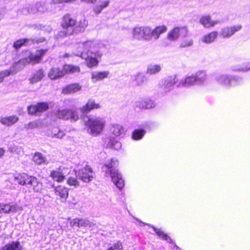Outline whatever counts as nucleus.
Instances as JSON below:
<instances>
[{"instance_id":"obj_1","label":"nucleus","mask_w":250,"mask_h":250,"mask_svg":"<svg viewBox=\"0 0 250 250\" xmlns=\"http://www.w3.org/2000/svg\"><path fill=\"white\" fill-rule=\"evenodd\" d=\"M118 167V162L113 159L110 161L104 164L102 167V171L105 173V176H110L112 182L119 189H122L124 186V181L122 175L116 169Z\"/></svg>"},{"instance_id":"obj_2","label":"nucleus","mask_w":250,"mask_h":250,"mask_svg":"<svg viewBox=\"0 0 250 250\" xmlns=\"http://www.w3.org/2000/svg\"><path fill=\"white\" fill-rule=\"evenodd\" d=\"M76 21L69 15H66L63 17L62 26L63 31L59 32V35L61 37L69 36L73 34H77L84 30V27L80 25H76Z\"/></svg>"},{"instance_id":"obj_3","label":"nucleus","mask_w":250,"mask_h":250,"mask_svg":"<svg viewBox=\"0 0 250 250\" xmlns=\"http://www.w3.org/2000/svg\"><path fill=\"white\" fill-rule=\"evenodd\" d=\"M105 122L99 117L89 118L86 122L85 125L88 127V132L93 136H97L103 131Z\"/></svg>"},{"instance_id":"obj_4","label":"nucleus","mask_w":250,"mask_h":250,"mask_svg":"<svg viewBox=\"0 0 250 250\" xmlns=\"http://www.w3.org/2000/svg\"><path fill=\"white\" fill-rule=\"evenodd\" d=\"M47 49H41L37 51L36 54H31L28 58L20 60L13 64V67L17 69V70L21 69V66L22 67L26 63H32L33 64L38 63L40 62L42 57L47 52Z\"/></svg>"},{"instance_id":"obj_5","label":"nucleus","mask_w":250,"mask_h":250,"mask_svg":"<svg viewBox=\"0 0 250 250\" xmlns=\"http://www.w3.org/2000/svg\"><path fill=\"white\" fill-rule=\"evenodd\" d=\"M132 37L134 40L140 41H150L151 28L149 26H142L135 27L132 31Z\"/></svg>"},{"instance_id":"obj_6","label":"nucleus","mask_w":250,"mask_h":250,"mask_svg":"<svg viewBox=\"0 0 250 250\" xmlns=\"http://www.w3.org/2000/svg\"><path fill=\"white\" fill-rule=\"evenodd\" d=\"M56 117L64 120L71 119L76 121L79 119V115L76 111L71 109H58L55 113Z\"/></svg>"},{"instance_id":"obj_7","label":"nucleus","mask_w":250,"mask_h":250,"mask_svg":"<svg viewBox=\"0 0 250 250\" xmlns=\"http://www.w3.org/2000/svg\"><path fill=\"white\" fill-rule=\"evenodd\" d=\"M76 176L77 178L83 182L88 183L92 180L94 172L92 168L90 166L86 165L84 167L78 170L76 172Z\"/></svg>"},{"instance_id":"obj_8","label":"nucleus","mask_w":250,"mask_h":250,"mask_svg":"<svg viewBox=\"0 0 250 250\" xmlns=\"http://www.w3.org/2000/svg\"><path fill=\"white\" fill-rule=\"evenodd\" d=\"M188 33V29L187 27H176L168 33L167 38L170 41H174L177 40L180 35L187 36Z\"/></svg>"},{"instance_id":"obj_9","label":"nucleus","mask_w":250,"mask_h":250,"mask_svg":"<svg viewBox=\"0 0 250 250\" xmlns=\"http://www.w3.org/2000/svg\"><path fill=\"white\" fill-rule=\"evenodd\" d=\"M83 46L85 49V50H84L81 53L80 56L83 59L85 60L86 64L89 67H92L96 65L98 62L97 59L91 55V54H92L91 52H89L88 50H87L89 46V43L86 42L83 44Z\"/></svg>"},{"instance_id":"obj_10","label":"nucleus","mask_w":250,"mask_h":250,"mask_svg":"<svg viewBox=\"0 0 250 250\" xmlns=\"http://www.w3.org/2000/svg\"><path fill=\"white\" fill-rule=\"evenodd\" d=\"M48 8L44 2H38L30 5L28 7V12L31 14H42L47 12Z\"/></svg>"},{"instance_id":"obj_11","label":"nucleus","mask_w":250,"mask_h":250,"mask_svg":"<svg viewBox=\"0 0 250 250\" xmlns=\"http://www.w3.org/2000/svg\"><path fill=\"white\" fill-rule=\"evenodd\" d=\"M65 75L63 69L61 70L58 67L51 68L48 73V77L51 80H55L62 77Z\"/></svg>"},{"instance_id":"obj_12","label":"nucleus","mask_w":250,"mask_h":250,"mask_svg":"<svg viewBox=\"0 0 250 250\" xmlns=\"http://www.w3.org/2000/svg\"><path fill=\"white\" fill-rule=\"evenodd\" d=\"M82 86L79 83H72L63 87L62 92L64 94H70L80 90Z\"/></svg>"},{"instance_id":"obj_13","label":"nucleus","mask_w":250,"mask_h":250,"mask_svg":"<svg viewBox=\"0 0 250 250\" xmlns=\"http://www.w3.org/2000/svg\"><path fill=\"white\" fill-rule=\"evenodd\" d=\"M44 71L42 69L36 70L29 78V80L31 84H34L41 81L44 77Z\"/></svg>"},{"instance_id":"obj_14","label":"nucleus","mask_w":250,"mask_h":250,"mask_svg":"<svg viewBox=\"0 0 250 250\" xmlns=\"http://www.w3.org/2000/svg\"><path fill=\"white\" fill-rule=\"evenodd\" d=\"M241 25L235 26L231 27H225L221 32L224 38H228L232 35L235 32L239 31L241 28Z\"/></svg>"},{"instance_id":"obj_15","label":"nucleus","mask_w":250,"mask_h":250,"mask_svg":"<svg viewBox=\"0 0 250 250\" xmlns=\"http://www.w3.org/2000/svg\"><path fill=\"white\" fill-rule=\"evenodd\" d=\"M167 30V27L165 25L157 26L153 30L151 29V33H150V40L153 37L155 40L158 39L160 34L166 32Z\"/></svg>"},{"instance_id":"obj_16","label":"nucleus","mask_w":250,"mask_h":250,"mask_svg":"<svg viewBox=\"0 0 250 250\" xmlns=\"http://www.w3.org/2000/svg\"><path fill=\"white\" fill-rule=\"evenodd\" d=\"M199 21L205 28H209L213 26L215 24L218 23L217 21H212L211 17L209 16H202L200 18Z\"/></svg>"},{"instance_id":"obj_17","label":"nucleus","mask_w":250,"mask_h":250,"mask_svg":"<svg viewBox=\"0 0 250 250\" xmlns=\"http://www.w3.org/2000/svg\"><path fill=\"white\" fill-rule=\"evenodd\" d=\"M110 132L116 136H119L125 132L123 126L119 124H113L110 126Z\"/></svg>"},{"instance_id":"obj_18","label":"nucleus","mask_w":250,"mask_h":250,"mask_svg":"<svg viewBox=\"0 0 250 250\" xmlns=\"http://www.w3.org/2000/svg\"><path fill=\"white\" fill-rule=\"evenodd\" d=\"M38 41L35 39H23L17 40L16 41L13 45V46L16 49H18L21 47V46L23 45H27L28 44L30 43H34L35 42H37Z\"/></svg>"},{"instance_id":"obj_19","label":"nucleus","mask_w":250,"mask_h":250,"mask_svg":"<svg viewBox=\"0 0 250 250\" xmlns=\"http://www.w3.org/2000/svg\"><path fill=\"white\" fill-rule=\"evenodd\" d=\"M99 107L100 105L98 104H96L93 100H89L87 104L81 109V110L83 113H87L93 109Z\"/></svg>"},{"instance_id":"obj_20","label":"nucleus","mask_w":250,"mask_h":250,"mask_svg":"<svg viewBox=\"0 0 250 250\" xmlns=\"http://www.w3.org/2000/svg\"><path fill=\"white\" fill-rule=\"evenodd\" d=\"M19 120V118L16 116H11L7 117L2 118L0 123L4 125L11 126Z\"/></svg>"},{"instance_id":"obj_21","label":"nucleus","mask_w":250,"mask_h":250,"mask_svg":"<svg viewBox=\"0 0 250 250\" xmlns=\"http://www.w3.org/2000/svg\"><path fill=\"white\" fill-rule=\"evenodd\" d=\"M56 194L61 198L66 199L68 196V190L67 188L59 186L55 188Z\"/></svg>"},{"instance_id":"obj_22","label":"nucleus","mask_w":250,"mask_h":250,"mask_svg":"<svg viewBox=\"0 0 250 250\" xmlns=\"http://www.w3.org/2000/svg\"><path fill=\"white\" fill-rule=\"evenodd\" d=\"M110 3L109 0L100 1L99 3L96 5L93 8L94 12L96 14H100L103 9L108 6Z\"/></svg>"},{"instance_id":"obj_23","label":"nucleus","mask_w":250,"mask_h":250,"mask_svg":"<svg viewBox=\"0 0 250 250\" xmlns=\"http://www.w3.org/2000/svg\"><path fill=\"white\" fill-rule=\"evenodd\" d=\"M218 81L220 83L223 84L224 86L229 87L231 85L232 83H235L234 79H230L229 77L222 75L218 79Z\"/></svg>"},{"instance_id":"obj_24","label":"nucleus","mask_w":250,"mask_h":250,"mask_svg":"<svg viewBox=\"0 0 250 250\" xmlns=\"http://www.w3.org/2000/svg\"><path fill=\"white\" fill-rule=\"evenodd\" d=\"M108 74V71L95 72L92 73L91 78L94 82H96L106 78Z\"/></svg>"},{"instance_id":"obj_25","label":"nucleus","mask_w":250,"mask_h":250,"mask_svg":"<svg viewBox=\"0 0 250 250\" xmlns=\"http://www.w3.org/2000/svg\"><path fill=\"white\" fill-rule=\"evenodd\" d=\"M63 71L65 74H72L76 72H79L80 68L79 66L70 64H65L63 67Z\"/></svg>"},{"instance_id":"obj_26","label":"nucleus","mask_w":250,"mask_h":250,"mask_svg":"<svg viewBox=\"0 0 250 250\" xmlns=\"http://www.w3.org/2000/svg\"><path fill=\"white\" fill-rule=\"evenodd\" d=\"M218 35V32L217 31H213L208 35H205L202 41L203 42L209 43L214 41V40L216 38Z\"/></svg>"},{"instance_id":"obj_27","label":"nucleus","mask_w":250,"mask_h":250,"mask_svg":"<svg viewBox=\"0 0 250 250\" xmlns=\"http://www.w3.org/2000/svg\"><path fill=\"white\" fill-rule=\"evenodd\" d=\"M197 83L196 79L195 76H191L186 78L185 81L181 83V84L183 86L188 87Z\"/></svg>"},{"instance_id":"obj_28","label":"nucleus","mask_w":250,"mask_h":250,"mask_svg":"<svg viewBox=\"0 0 250 250\" xmlns=\"http://www.w3.org/2000/svg\"><path fill=\"white\" fill-rule=\"evenodd\" d=\"M14 68H15V67L13 66L9 70H5L0 72V83L3 81L5 77L8 76L11 74H14L18 71V70H15Z\"/></svg>"},{"instance_id":"obj_29","label":"nucleus","mask_w":250,"mask_h":250,"mask_svg":"<svg viewBox=\"0 0 250 250\" xmlns=\"http://www.w3.org/2000/svg\"><path fill=\"white\" fill-rule=\"evenodd\" d=\"M21 249L22 247L19 242H13L2 248V250H21Z\"/></svg>"},{"instance_id":"obj_30","label":"nucleus","mask_w":250,"mask_h":250,"mask_svg":"<svg viewBox=\"0 0 250 250\" xmlns=\"http://www.w3.org/2000/svg\"><path fill=\"white\" fill-rule=\"evenodd\" d=\"M161 70V66L157 64H150L147 66V73L152 75L159 72Z\"/></svg>"},{"instance_id":"obj_31","label":"nucleus","mask_w":250,"mask_h":250,"mask_svg":"<svg viewBox=\"0 0 250 250\" xmlns=\"http://www.w3.org/2000/svg\"><path fill=\"white\" fill-rule=\"evenodd\" d=\"M33 179V180L31 187H32L33 190L36 192L41 191L42 189V184L35 177L34 179Z\"/></svg>"},{"instance_id":"obj_32","label":"nucleus","mask_w":250,"mask_h":250,"mask_svg":"<svg viewBox=\"0 0 250 250\" xmlns=\"http://www.w3.org/2000/svg\"><path fill=\"white\" fill-rule=\"evenodd\" d=\"M80 219V227H89L92 228L96 225V224L90 222L89 220L86 218H79Z\"/></svg>"},{"instance_id":"obj_33","label":"nucleus","mask_w":250,"mask_h":250,"mask_svg":"<svg viewBox=\"0 0 250 250\" xmlns=\"http://www.w3.org/2000/svg\"><path fill=\"white\" fill-rule=\"evenodd\" d=\"M152 228L153 229L156 234L158 235L159 237H162V238L166 240H169L168 242L170 243H173L170 237H169L167 234H165L163 231H162L159 229H156L154 227H152Z\"/></svg>"},{"instance_id":"obj_34","label":"nucleus","mask_w":250,"mask_h":250,"mask_svg":"<svg viewBox=\"0 0 250 250\" xmlns=\"http://www.w3.org/2000/svg\"><path fill=\"white\" fill-rule=\"evenodd\" d=\"M51 176L54 180L58 182H62L64 179V176L59 171H52L51 173Z\"/></svg>"},{"instance_id":"obj_35","label":"nucleus","mask_w":250,"mask_h":250,"mask_svg":"<svg viewBox=\"0 0 250 250\" xmlns=\"http://www.w3.org/2000/svg\"><path fill=\"white\" fill-rule=\"evenodd\" d=\"M33 161L36 163L41 165L44 163L45 157L41 153H36L33 157Z\"/></svg>"},{"instance_id":"obj_36","label":"nucleus","mask_w":250,"mask_h":250,"mask_svg":"<svg viewBox=\"0 0 250 250\" xmlns=\"http://www.w3.org/2000/svg\"><path fill=\"white\" fill-rule=\"evenodd\" d=\"M146 80V77L142 73H138L135 76L134 81L137 85H142Z\"/></svg>"},{"instance_id":"obj_37","label":"nucleus","mask_w":250,"mask_h":250,"mask_svg":"<svg viewBox=\"0 0 250 250\" xmlns=\"http://www.w3.org/2000/svg\"><path fill=\"white\" fill-rule=\"evenodd\" d=\"M176 82L175 76H170L165 80L164 85L166 87H170L173 86Z\"/></svg>"},{"instance_id":"obj_38","label":"nucleus","mask_w":250,"mask_h":250,"mask_svg":"<svg viewBox=\"0 0 250 250\" xmlns=\"http://www.w3.org/2000/svg\"><path fill=\"white\" fill-rule=\"evenodd\" d=\"M197 83H201L206 80V74L204 71L198 72L195 76Z\"/></svg>"},{"instance_id":"obj_39","label":"nucleus","mask_w":250,"mask_h":250,"mask_svg":"<svg viewBox=\"0 0 250 250\" xmlns=\"http://www.w3.org/2000/svg\"><path fill=\"white\" fill-rule=\"evenodd\" d=\"M34 176H29L27 174H23V178L24 179L22 182H20L21 185H25L26 184L29 185L31 186Z\"/></svg>"},{"instance_id":"obj_40","label":"nucleus","mask_w":250,"mask_h":250,"mask_svg":"<svg viewBox=\"0 0 250 250\" xmlns=\"http://www.w3.org/2000/svg\"><path fill=\"white\" fill-rule=\"evenodd\" d=\"M145 132V131L143 129L135 130L133 132L132 138L134 140H139L144 136Z\"/></svg>"},{"instance_id":"obj_41","label":"nucleus","mask_w":250,"mask_h":250,"mask_svg":"<svg viewBox=\"0 0 250 250\" xmlns=\"http://www.w3.org/2000/svg\"><path fill=\"white\" fill-rule=\"evenodd\" d=\"M39 113L44 112L48 109V104L47 103L41 102L37 104Z\"/></svg>"},{"instance_id":"obj_42","label":"nucleus","mask_w":250,"mask_h":250,"mask_svg":"<svg viewBox=\"0 0 250 250\" xmlns=\"http://www.w3.org/2000/svg\"><path fill=\"white\" fill-rule=\"evenodd\" d=\"M109 146L115 150H118L121 148L122 145L120 142L117 140H111L108 143Z\"/></svg>"},{"instance_id":"obj_43","label":"nucleus","mask_w":250,"mask_h":250,"mask_svg":"<svg viewBox=\"0 0 250 250\" xmlns=\"http://www.w3.org/2000/svg\"><path fill=\"white\" fill-rule=\"evenodd\" d=\"M27 110L28 113L30 115H35L39 114L37 104L29 106L28 107Z\"/></svg>"},{"instance_id":"obj_44","label":"nucleus","mask_w":250,"mask_h":250,"mask_svg":"<svg viewBox=\"0 0 250 250\" xmlns=\"http://www.w3.org/2000/svg\"><path fill=\"white\" fill-rule=\"evenodd\" d=\"M67 182L70 186H74L75 187H78L79 186V182L76 178L74 177L69 178Z\"/></svg>"},{"instance_id":"obj_45","label":"nucleus","mask_w":250,"mask_h":250,"mask_svg":"<svg viewBox=\"0 0 250 250\" xmlns=\"http://www.w3.org/2000/svg\"><path fill=\"white\" fill-rule=\"evenodd\" d=\"M38 123L37 121H33L25 125L24 127L27 129H34L38 127Z\"/></svg>"},{"instance_id":"obj_46","label":"nucleus","mask_w":250,"mask_h":250,"mask_svg":"<svg viewBox=\"0 0 250 250\" xmlns=\"http://www.w3.org/2000/svg\"><path fill=\"white\" fill-rule=\"evenodd\" d=\"M193 44V41L191 39L187 40L182 42L180 45V47L181 48H185L188 46H190Z\"/></svg>"},{"instance_id":"obj_47","label":"nucleus","mask_w":250,"mask_h":250,"mask_svg":"<svg viewBox=\"0 0 250 250\" xmlns=\"http://www.w3.org/2000/svg\"><path fill=\"white\" fill-rule=\"evenodd\" d=\"M0 207L1 210H2L3 212L6 213L10 212L11 208L10 204H0Z\"/></svg>"},{"instance_id":"obj_48","label":"nucleus","mask_w":250,"mask_h":250,"mask_svg":"<svg viewBox=\"0 0 250 250\" xmlns=\"http://www.w3.org/2000/svg\"><path fill=\"white\" fill-rule=\"evenodd\" d=\"M70 226L72 227L77 226L80 228V219L75 218L70 222Z\"/></svg>"},{"instance_id":"obj_49","label":"nucleus","mask_w":250,"mask_h":250,"mask_svg":"<svg viewBox=\"0 0 250 250\" xmlns=\"http://www.w3.org/2000/svg\"><path fill=\"white\" fill-rule=\"evenodd\" d=\"M112 247H113L114 250H122L123 249L122 244L120 241H118L116 243H115Z\"/></svg>"},{"instance_id":"obj_50","label":"nucleus","mask_w":250,"mask_h":250,"mask_svg":"<svg viewBox=\"0 0 250 250\" xmlns=\"http://www.w3.org/2000/svg\"><path fill=\"white\" fill-rule=\"evenodd\" d=\"M147 101L143 100L137 103V106L141 108H146Z\"/></svg>"},{"instance_id":"obj_51","label":"nucleus","mask_w":250,"mask_h":250,"mask_svg":"<svg viewBox=\"0 0 250 250\" xmlns=\"http://www.w3.org/2000/svg\"><path fill=\"white\" fill-rule=\"evenodd\" d=\"M10 208H11L10 212H16L19 210H21V208H20L16 205H12V206L10 205Z\"/></svg>"},{"instance_id":"obj_52","label":"nucleus","mask_w":250,"mask_h":250,"mask_svg":"<svg viewBox=\"0 0 250 250\" xmlns=\"http://www.w3.org/2000/svg\"><path fill=\"white\" fill-rule=\"evenodd\" d=\"M146 109H149V108L154 107L155 106V104L152 101L148 100V101H147V103H146Z\"/></svg>"},{"instance_id":"obj_53","label":"nucleus","mask_w":250,"mask_h":250,"mask_svg":"<svg viewBox=\"0 0 250 250\" xmlns=\"http://www.w3.org/2000/svg\"><path fill=\"white\" fill-rule=\"evenodd\" d=\"M72 0H52V2L54 4H58L62 2H67Z\"/></svg>"},{"instance_id":"obj_54","label":"nucleus","mask_w":250,"mask_h":250,"mask_svg":"<svg viewBox=\"0 0 250 250\" xmlns=\"http://www.w3.org/2000/svg\"><path fill=\"white\" fill-rule=\"evenodd\" d=\"M23 174L19 177H16V176H15L14 177V179L16 181H17L18 183L20 185V182H23V181H24V179L23 178Z\"/></svg>"},{"instance_id":"obj_55","label":"nucleus","mask_w":250,"mask_h":250,"mask_svg":"<svg viewBox=\"0 0 250 250\" xmlns=\"http://www.w3.org/2000/svg\"><path fill=\"white\" fill-rule=\"evenodd\" d=\"M54 136L58 138H62L64 136V133L62 131H59L57 134H54Z\"/></svg>"},{"instance_id":"obj_56","label":"nucleus","mask_w":250,"mask_h":250,"mask_svg":"<svg viewBox=\"0 0 250 250\" xmlns=\"http://www.w3.org/2000/svg\"><path fill=\"white\" fill-rule=\"evenodd\" d=\"M81 1L87 3H94L97 0H81Z\"/></svg>"},{"instance_id":"obj_57","label":"nucleus","mask_w":250,"mask_h":250,"mask_svg":"<svg viewBox=\"0 0 250 250\" xmlns=\"http://www.w3.org/2000/svg\"><path fill=\"white\" fill-rule=\"evenodd\" d=\"M5 152V150L3 148L0 147V159L4 156Z\"/></svg>"},{"instance_id":"obj_58","label":"nucleus","mask_w":250,"mask_h":250,"mask_svg":"<svg viewBox=\"0 0 250 250\" xmlns=\"http://www.w3.org/2000/svg\"><path fill=\"white\" fill-rule=\"evenodd\" d=\"M250 69V66L249 67H246V68H242L241 69H238L239 70H242V71H248Z\"/></svg>"},{"instance_id":"obj_59","label":"nucleus","mask_w":250,"mask_h":250,"mask_svg":"<svg viewBox=\"0 0 250 250\" xmlns=\"http://www.w3.org/2000/svg\"><path fill=\"white\" fill-rule=\"evenodd\" d=\"M69 56H70V55H69V54L66 53V54L63 55V58H67V57H68Z\"/></svg>"},{"instance_id":"obj_60","label":"nucleus","mask_w":250,"mask_h":250,"mask_svg":"<svg viewBox=\"0 0 250 250\" xmlns=\"http://www.w3.org/2000/svg\"><path fill=\"white\" fill-rule=\"evenodd\" d=\"M107 250H114V249L113 247H110Z\"/></svg>"},{"instance_id":"obj_61","label":"nucleus","mask_w":250,"mask_h":250,"mask_svg":"<svg viewBox=\"0 0 250 250\" xmlns=\"http://www.w3.org/2000/svg\"><path fill=\"white\" fill-rule=\"evenodd\" d=\"M174 247H175V248H176L177 249H178V246H177V245H175V246H174Z\"/></svg>"},{"instance_id":"obj_62","label":"nucleus","mask_w":250,"mask_h":250,"mask_svg":"<svg viewBox=\"0 0 250 250\" xmlns=\"http://www.w3.org/2000/svg\"><path fill=\"white\" fill-rule=\"evenodd\" d=\"M1 213V209H0V213Z\"/></svg>"}]
</instances>
